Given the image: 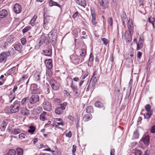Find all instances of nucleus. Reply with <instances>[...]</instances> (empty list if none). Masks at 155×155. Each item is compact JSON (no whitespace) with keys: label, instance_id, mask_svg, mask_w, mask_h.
<instances>
[{"label":"nucleus","instance_id":"obj_42","mask_svg":"<svg viewBox=\"0 0 155 155\" xmlns=\"http://www.w3.org/2000/svg\"><path fill=\"white\" fill-rule=\"evenodd\" d=\"M86 51L85 49L84 48L82 49L80 52V55L82 57H84L86 55Z\"/></svg>","mask_w":155,"mask_h":155},{"label":"nucleus","instance_id":"obj_3","mask_svg":"<svg viewBox=\"0 0 155 155\" xmlns=\"http://www.w3.org/2000/svg\"><path fill=\"white\" fill-rule=\"evenodd\" d=\"M49 83L53 90L56 91L59 89L60 84L58 82L54 80H51L50 81Z\"/></svg>","mask_w":155,"mask_h":155},{"label":"nucleus","instance_id":"obj_64","mask_svg":"<svg viewBox=\"0 0 155 155\" xmlns=\"http://www.w3.org/2000/svg\"><path fill=\"white\" fill-rule=\"evenodd\" d=\"M114 149H112L110 151V155H114Z\"/></svg>","mask_w":155,"mask_h":155},{"label":"nucleus","instance_id":"obj_44","mask_svg":"<svg viewBox=\"0 0 155 155\" xmlns=\"http://www.w3.org/2000/svg\"><path fill=\"white\" fill-rule=\"evenodd\" d=\"M108 25L111 26L113 25V20L112 18H109L108 19Z\"/></svg>","mask_w":155,"mask_h":155},{"label":"nucleus","instance_id":"obj_40","mask_svg":"<svg viewBox=\"0 0 155 155\" xmlns=\"http://www.w3.org/2000/svg\"><path fill=\"white\" fill-rule=\"evenodd\" d=\"M16 68L15 67H13L12 68L9 69L7 72V73L8 75H10L13 74Z\"/></svg>","mask_w":155,"mask_h":155},{"label":"nucleus","instance_id":"obj_60","mask_svg":"<svg viewBox=\"0 0 155 155\" xmlns=\"http://www.w3.org/2000/svg\"><path fill=\"white\" fill-rule=\"evenodd\" d=\"M40 119L42 121H44L45 119V116L41 114L40 116Z\"/></svg>","mask_w":155,"mask_h":155},{"label":"nucleus","instance_id":"obj_43","mask_svg":"<svg viewBox=\"0 0 155 155\" xmlns=\"http://www.w3.org/2000/svg\"><path fill=\"white\" fill-rule=\"evenodd\" d=\"M145 108L147 112L152 111L151 110V106L149 104H147L145 106Z\"/></svg>","mask_w":155,"mask_h":155},{"label":"nucleus","instance_id":"obj_56","mask_svg":"<svg viewBox=\"0 0 155 155\" xmlns=\"http://www.w3.org/2000/svg\"><path fill=\"white\" fill-rule=\"evenodd\" d=\"M101 41H103V44L105 45H106L107 44V40L105 38H102L101 39Z\"/></svg>","mask_w":155,"mask_h":155},{"label":"nucleus","instance_id":"obj_26","mask_svg":"<svg viewBox=\"0 0 155 155\" xmlns=\"http://www.w3.org/2000/svg\"><path fill=\"white\" fill-rule=\"evenodd\" d=\"M150 137L149 136H145L143 138L142 141L145 144H148L149 142Z\"/></svg>","mask_w":155,"mask_h":155},{"label":"nucleus","instance_id":"obj_32","mask_svg":"<svg viewBox=\"0 0 155 155\" xmlns=\"http://www.w3.org/2000/svg\"><path fill=\"white\" fill-rule=\"evenodd\" d=\"M29 129L28 130V132L31 134H33L35 130V127L34 126H30L29 127Z\"/></svg>","mask_w":155,"mask_h":155},{"label":"nucleus","instance_id":"obj_46","mask_svg":"<svg viewBox=\"0 0 155 155\" xmlns=\"http://www.w3.org/2000/svg\"><path fill=\"white\" fill-rule=\"evenodd\" d=\"M27 135L26 134H21L19 135V138L22 139L25 138L27 137Z\"/></svg>","mask_w":155,"mask_h":155},{"label":"nucleus","instance_id":"obj_27","mask_svg":"<svg viewBox=\"0 0 155 155\" xmlns=\"http://www.w3.org/2000/svg\"><path fill=\"white\" fill-rule=\"evenodd\" d=\"M126 17L127 16L125 13L124 12H123L121 15V18L124 25L125 24V22L127 20Z\"/></svg>","mask_w":155,"mask_h":155},{"label":"nucleus","instance_id":"obj_12","mask_svg":"<svg viewBox=\"0 0 155 155\" xmlns=\"http://www.w3.org/2000/svg\"><path fill=\"white\" fill-rule=\"evenodd\" d=\"M7 15V12L6 10L2 9L0 11V22L2 23H3V22L1 21L2 20V18L5 17Z\"/></svg>","mask_w":155,"mask_h":155},{"label":"nucleus","instance_id":"obj_58","mask_svg":"<svg viewBox=\"0 0 155 155\" xmlns=\"http://www.w3.org/2000/svg\"><path fill=\"white\" fill-rule=\"evenodd\" d=\"M150 132L151 133H155V126L153 125L151 127Z\"/></svg>","mask_w":155,"mask_h":155},{"label":"nucleus","instance_id":"obj_50","mask_svg":"<svg viewBox=\"0 0 155 155\" xmlns=\"http://www.w3.org/2000/svg\"><path fill=\"white\" fill-rule=\"evenodd\" d=\"M76 146L75 145H73L72 146V152L73 154V155H75V153L76 151Z\"/></svg>","mask_w":155,"mask_h":155},{"label":"nucleus","instance_id":"obj_24","mask_svg":"<svg viewBox=\"0 0 155 155\" xmlns=\"http://www.w3.org/2000/svg\"><path fill=\"white\" fill-rule=\"evenodd\" d=\"M49 4L50 6L52 7L53 6H57L60 8H61V5L58 4V3L56 2L53 1L52 0H50L49 2Z\"/></svg>","mask_w":155,"mask_h":155},{"label":"nucleus","instance_id":"obj_1","mask_svg":"<svg viewBox=\"0 0 155 155\" xmlns=\"http://www.w3.org/2000/svg\"><path fill=\"white\" fill-rule=\"evenodd\" d=\"M20 102L18 101H15L8 108V111L10 114L18 112L20 107Z\"/></svg>","mask_w":155,"mask_h":155},{"label":"nucleus","instance_id":"obj_48","mask_svg":"<svg viewBox=\"0 0 155 155\" xmlns=\"http://www.w3.org/2000/svg\"><path fill=\"white\" fill-rule=\"evenodd\" d=\"M97 81V79L96 78V77H94V76H92V77L91 78V79L90 82L91 81L92 82V83L93 82V84H95Z\"/></svg>","mask_w":155,"mask_h":155},{"label":"nucleus","instance_id":"obj_4","mask_svg":"<svg viewBox=\"0 0 155 155\" xmlns=\"http://www.w3.org/2000/svg\"><path fill=\"white\" fill-rule=\"evenodd\" d=\"M17 86L15 85L14 86V88L12 90L13 92H11L9 95L8 101L9 103H11L15 99V92L17 89Z\"/></svg>","mask_w":155,"mask_h":155},{"label":"nucleus","instance_id":"obj_7","mask_svg":"<svg viewBox=\"0 0 155 155\" xmlns=\"http://www.w3.org/2000/svg\"><path fill=\"white\" fill-rule=\"evenodd\" d=\"M70 58L72 62L76 64H78L80 59L79 57L75 54H73L70 56Z\"/></svg>","mask_w":155,"mask_h":155},{"label":"nucleus","instance_id":"obj_36","mask_svg":"<svg viewBox=\"0 0 155 155\" xmlns=\"http://www.w3.org/2000/svg\"><path fill=\"white\" fill-rule=\"evenodd\" d=\"M63 110L60 107L57 108L55 110V113L58 114H60L62 113Z\"/></svg>","mask_w":155,"mask_h":155},{"label":"nucleus","instance_id":"obj_35","mask_svg":"<svg viewBox=\"0 0 155 155\" xmlns=\"http://www.w3.org/2000/svg\"><path fill=\"white\" fill-rule=\"evenodd\" d=\"M137 50H139L140 48H141L143 46V42L141 41H139L138 43L137 42Z\"/></svg>","mask_w":155,"mask_h":155},{"label":"nucleus","instance_id":"obj_9","mask_svg":"<svg viewBox=\"0 0 155 155\" xmlns=\"http://www.w3.org/2000/svg\"><path fill=\"white\" fill-rule=\"evenodd\" d=\"M31 88L32 90L31 94H39V92L38 91L39 88H38V85L36 84H31Z\"/></svg>","mask_w":155,"mask_h":155},{"label":"nucleus","instance_id":"obj_55","mask_svg":"<svg viewBox=\"0 0 155 155\" xmlns=\"http://www.w3.org/2000/svg\"><path fill=\"white\" fill-rule=\"evenodd\" d=\"M48 24L47 23L44 21L43 27L46 30H48L49 27L48 26Z\"/></svg>","mask_w":155,"mask_h":155},{"label":"nucleus","instance_id":"obj_11","mask_svg":"<svg viewBox=\"0 0 155 155\" xmlns=\"http://www.w3.org/2000/svg\"><path fill=\"white\" fill-rule=\"evenodd\" d=\"M13 10L16 14L20 13L21 11V5L19 4H15L14 6Z\"/></svg>","mask_w":155,"mask_h":155},{"label":"nucleus","instance_id":"obj_2","mask_svg":"<svg viewBox=\"0 0 155 155\" xmlns=\"http://www.w3.org/2000/svg\"><path fill=\"white\" fill-rule=\"evenodd\" d=\"M51 41L54 44L56 41L57 36V31L55 29L52 30L48 34Z\"/></svg>","mask_w":155,"mask_h":155},{"label":"nucleus","instance_id":"obj_34","mask_svg":"<svg viewBox=\"0 0 155 155\" xmlns=\"http://www.w3.org/2000/svg\"><path fill=\"white\" fill-rule=\"evenodd\" d=\"M13 40V38L12 35H10L6 39V42L9 44L12 43Z\"/></svg>","mask_w":155,"mask_h":155},{"label":"nucleus","instance_id":"obj_21","mask_svg":"<svg viewBox=\"0 0 155 155\" xmlns=\"http://www.w3.org/2000/svg\"><path fill=\"white\" fill-rule=\"evenodd\" d=\"M128 28L129 30V33L132 34L134 28L133 26V24L132 21H128Z\"/></svg>","mask_w":155,"mask_h":155},{"label":"nucleus","instance_id":"obj_61","mask_svg":"<svg viewBox=\"0 0 155 155\" xmlns=\"http://www.w3.org/2000/svg\"><path fill=\"white\" fill-rule=\"evenodd\" d=\"M68 118L70 120L72 121V122L74 121V118L73 117H72V116L69 115L68 117Z\"/></svg>","mask_w":155,"mask_h":155},{"label":"nucleus","instance_id":"obj_20","mask_svg":"<svg viewBox=\"0 0 155 155\" xmlns=\"http://www.w3.org/2000/svg\"><path fill=\"white\" fill-rule=\"evenodd\" d=\"M94 105L95 107L100 108L104 107L103 110H105V107H104L103 104L99 101H96Z\"/></svg>","mask_w":155,"mask_h":155},{"label":"nucleus","instance_id":"obj_18","mask_svg":"<svg viewBox=\"0 0 155 155\" xmlns=\"http://www.w3.org/2000/svg\"><path fill=\"white\" fill-rule=\"evenodd\" d=\"M14 47L16 50L20 53L22 51V46L20 43H18L14 45Z\"/></svg>","mask_w":155,"mask_h":155},{"label":"nucleus","instance_id":"obj_29","mask_svg":"<svg viewBox=\"0 0 155 155\" xmlns=\"http://www.w3.org/2000/svg\"><path fill=\"white\" fill-rule=\"evenodd\" d=\"M92 118V116L91 114H86L84 117V119L85 122L89 121Z\"/></svg>","mask_w":155,"mask_h":155},{"label":"nucleus","instance_id":"obj_15","mask_svg":"<svg viewBox=\"0 0 155 155\" xmlns=\"http://www.w3.org/2000/svg\"><path fill=\"white\" fill-rule=\"evenodd\" d=\"M46 40V37L44 35H42L40 37L39 39V41L38 45L41 46L45 42Z\"/></svg>","mask_w":155,"mask_h":155},{"label":"nucleus","instance_id":"obj_14","mask_svg":"<svg viewBox=\"0 0 155 155\" xmlns=\"http://www.w3.org/2000/svg\"><path fill=\"white\" fill-rule=\"evenodd\" d=\"M8 132L12 134L16 135L21 132L19 128L12 129L10 128L8 129Z\"/></svg>","mask_w":155,"mask_h":155},{"label":"nucleus","instance_id":"obj_49","mask_svg":"<svg viewBox=\"0 0 155 155\" xmlns=\"http://www.w3.org/2000/svg\"><path fill=\"white\" fill-rule=\"evenodd\" d=\"M21 42L23 45H25L26 43V40L25 38H22L21 39Z\"/></svg>","mask_w":155,"mask_h":155},{"label":"nucleus","instance_id":"obj_54","mask_svg":"<svg viewBox=\"0 0 155 155\" xmlns=\"http://www.w3.org/2000/svg\"><path fill=\"white\" fill-rule=\"evenodd\" d=\"M28 97H26L23 98L21 101V103L22 104H24L26 102V101L28 99Z\"/></svg>","mask_w":155,"mask_h":155},{"label":"nucleus","instance_id":"obj_31","mask_svg":"<svg viewBox=\"0 0 155 155\" xmlns=\"http://www.w3.org/2000/svg\"><path fill=\"white\" fill-rule=\"evenodd\" d=\"M16 152L17 155H23V150L21 148H17Z\"/></svg>","mask_w":155,"mask_h":155},{"label":"nucleus","instance_id":"obj_63","mask_svg":"<svg viewBox=\"0 0 155 155\" xmlns=\"http://www.w3.org/2000/svg\"><path fill=\"white\" fill-rule=\"evenodd\" d=\"M56 125L57 126L61 125L63 126L64 125V123L63 122H57L56 123Z\"/></svg>","mask_w":155,"mask_h":155},{"label":"nucleus","instance_id":"obj_5","mask_svg":"<svg viewBox=\"0 0 155 155\" xmlns=\"http://www.w3.org/2000/svg\"><path fill=\"white\" fill-rule=\"evenodd\" d=\"M39 100V96L35 94L32 95L29 99V103L31 104H34L38 102Z\"/></svg>","mask_w":155,"mask_h":155},{"label":"nucleus","instance_id":"obj_41","mask_svg":"<svg viewBox=\"0 0 155 155\" xmlns=\"http://www.w3.org/2000/svg\"><path fill=\"white\" fill-rule=\"evenodd\" d=\"M128 36L129 37L128 38H127L126 35H125V37L126 38V41L127 42L128 41V42H130L132 41V34L129 33V35Z\"/></svg>","mask_w":155,"mask_h":155},{"label":"nucleus","instance_id":"obj_10","mask_svg":"<svg viewBox=\"0 0 155 155\" xmlns=\"http://www.w3.org/2000/svg\"><path fill=\"white\" fill-rule=\"evenodd\" d=\"M42 74L41 71L39 69L37 70L34 75V80L36 81H39L42 76Z\"/></svg>","mask_w":155,"mask_h":155},{"label":"nucleus","instance_id":"obj_17","mask_svg":"<svg viewBox=\"0 0 155 155\" xmlns=\"http://www.w3.org/2000/svg\"><path fill=\"white\" fill-rule=\"evenodd\" d=\"M21 113L24 116H27L29 114L28 110L25 107L21 108Z\"/></svg>","mask_w":155,"mask_h":155},{"label":"nucleus","instance_id":"obj_6","mask_svg":"<svg viewBox=\"0 0 155 155\" xmlns=\"http://www.w3.org/2000/svg\"><path fill=\"white\" fill-rule=\"evenodd\" d=\"M10 54L9 51L3 52L0 54V62H2L5 61L6 58Z\"/></svg>","mask_w":155,"mask_h":155},{"label":"nucleus","instance_id":"obj_13","mask_svg":"<svg viewBox=\"0 0 155 155\" xmlns=\"http://www.w3.org/2000/svg\"><path fill=\"white\" fill-rule=\"evenodd\" d=\"M52 60L51 59L46 60L45 64L47 69H52L53 66Z\"/></svg>","mask_w":155,"mask_h":155},{"label":"nucleus","instance_id":"obj_28","mask_svg":"<svg viewBox=\"0 0 155 155\" xmlns=\"http://www.w3.org/2000/svg\"><path fill=\"white\" fill-rule=\"evenodd\" d=\"M51 19H52L51 17L49 16H46L45 17H44V21L47 23H50L51 22Z\"/></svg>","mask_w":155,"mask_h":155},{"label":"nucleus","instance_id":"obj_37","mask_svg":"<svg viewBox=\"0 0 155 155\" xmlns=\"http://www.w3.org/2000/svg\"><path fill=\"white\" fill-rule=\"evenodd\" d=\"M86 112L88 113L93 112L94 110L92 107L91 106L88 107L86 109Z\"/></svg>","mask_w":155,"mask_h":155},{"label":"nucleus","instance_id":"obj_57","mask_svg":"<svg viewBox=\"0 0 155 155\" xmlns=\"http://www.w3.org/2000/svg\"><path fill=\"white\" fill-rule=\"evenodd\" d=\"M29 30V28L28 27H26L22 30L23 33H25L28 31Z\"/></svg>","mask_w":155,"mask_h":155},{"label":"nucleus","instance_id":"obj_45","mask_svg":"<svg viewBox=\"0 0 155 155\" xmlns=\"http://www.w3.org/2000/svg\"><path fill=\"white\" fill-rule=\"evenodd\" d=\"M99 2L100 6L103 7L102 8L106 7V6L105 5L103 0H99Z\"/></svg>","mask_w":155,"mask_h":155},{"label":"nucleus","instance_id":"obj_30","mask_svg":"<svg viewBox=\"0 0 155 155\" xmlns=\"http://www.w3.org/2000/svg\"><path fill=\"white\" fill-rule=\"evenodd\" d=\"M46 74L47 76L49 77H51L52 75V71L51 69H46Z\"/></svg>","mask_w":155,"mask_h":155},{"label":"nucleus","instance_id":"obj_19","mask_svg":"<svg viewBox=\"0 0 155 155\" xmlns=\"http://www.w3.org/2000/svg\"><path fill=\"white\" fill-rule=\"evenodd\" d=\"M76 2L78 5L85 7L87 4L85 0H76Z\"/></svg>","mask_w":155,"mask_h":155},{"label":"nucleus","instance_id":"obj_52","mask_svg":"<svg viewBox=\"0 0 155 155\" xmlns=\"http://www.w3.org/2000/svg\"><path fill=\"white\" fill-rule=\"evenodd\" d=\"M131 89V87H130V91L127 92L126 94L125 97V99H128L130 95V94Z\"/></svg>","mask_w":155,"mask_h":155},{"label":"nucleus","instance_id":"obj_25","mask_svg":"<svg viewBox=\"0 0 155 155\" xmlns=\"http://www.w3.org/2000/svg\"><path fill=\"white\" fill-rule=\"evenodd\" d=\"M91 15L92 16V23L93 25H95L96 24L97 22L96 21V15L94 13L92 12H91Z\"/></svg>","mask_w":155,"mask_h":155},{"label":"nucleus","instance_id":"obj_53","mask_svg":"<svg viewBox=\"0 0 155 155\" xmlns=\"http://www.w3.org/2000/svg\"><path fill=\"white\" fill-rule=\"evenodd\" d=\"M134 137L136 139L138 138L139 137V134L138 132L136 131L134 132Z\"/></svg>","mask_w":155,"mask_h":155},{"label":"nucleus","instance_id":"obj_51","mask_svg":"<svg viewBox=\"0 0 155 155\" xmlns=\"http://www.w3.org/2000/svg\"><path fill=\"white\" fill-rule=\"evenodd\" d=\"M142 153V152L139 150H136L135 151V155H141Z\"/></svg>","mask_w":155,"mask_h":155},{"label":"nucleus","instance_id":"obj_47","mask_svg":"<svg viewBox=\"0 0 155 155\" xmlns=\"http://www.w3.org/2000/svg\"><path fill=\"white\" fill-rule=\"evenodd\" d=\"M67 105V103L66 102H64L60 105V107L62 110H63L65 109V107Z\"/></svg>","mask_w":155,"mask_h":155},{"label":"nucleus","instance_id":"obj_16","mask_svg":"<svg viewBox=\"0 0 155 155\" xmlns=\"http://www.w3.org/2000/svg\"><path fill=\"white\" fill-rule=\"evenodd\" d=\"M73 81L72 80H71V82L70 85V87L72 88V89L73 90V92H74V94L77 95H78V93L77 91L78 88L77 86L73 84Z\"/></svg>","mask_w":155,"mask_h":155},{"label":"nucleus","instance_id":"obj_23","mask_svg":"<svg viewBox=\"0 0 155 155\" xmlns=\"http://www.w3.org/2000/svg\"><path fill=\"white\" fill-rule=\"evenodd\" d=\"M44 54L46 56H50L52 53V51L50 49H47L43 50Z\"/></svg>","mask_w":155,"mask_h":155},{"label":"nucleus","instance_id":"obj_33","mask_svg":"<svg viewBox=\"0 0 155 155\" xmlns=\"http://www.w3.org/2000/svg\"><path fill=\"white\" fill-rule=\"evenodd\" d=\"M153 114V111H147L146 116L144 115V118L147 119H149Z\"/></svg>","mask_w":155,"mask_h":155},{"label":"nucleus","instance_id":"obj_59","mask_svg":"<svg viewBox=\"0 0 155 155\" xmlns=\"http://www.w3.org/2000/svg\"><path fill=\"white\" fill-rule=\"evenodd\" d=\"M120 90L118 89H116L115 90V94L117 96L119 95Z\"/></svg>","mask_w":155,"mask_h":155},{"label":"nucleus","instance_id":"obj_62","mask_svg":"<svg viewBox=\"0 0 155 155\" xmlns=\"http://www.w3.org/2000/svg\"><path fill=\"white\" fill-rule=\"evenodd\" d=\"M78 12L77 11L76 12L72 15V17L73 18H75L78 16Z\"/></svg>","mask_w":155,"mask_h":155},{"label":"nucleus","instance_id":"obj_22","mask_svg":"<svg viewBox=\"0 0 155 155\" xmlns=\"http://www.w3.org/2000/svg\"><path fill=\"white\" fill-rule=\"evenodd\" d=\"M7 124V120H4L0 126V128L2 130L4 131L5 130Z\"/></svg>","mask_w":155,"mask_h":155},{"label":"nucleus","instance_id":"obj_8","mask_svg":"<svg viewBox=\"0 0 155 155\" xmlns=\"http://www.w3.org/2000/svg\"><path fill=\"white\" fill-rule=\"evenodd\" d=\"M43 107L45 110L47 111H50L52 109L51 104L46 101H45L43 103Z\"/></svg>","mask_w":155,"mask_h":155},{"label":"nucleus","instance_id":"obj_39","mask_svg":"<svg viewBox=\"0 0 155 155\" xmlns=\"http://www.w3.org/2000/svg\"><path fill=\"white\" fill-rule=\"evenodd\" d=\"M8 43L6 41H4L1 45V47L2 49H5L8 45Z\"/></svg>","mask_w":155,"mask_h":155},{"label":"nucleus","instance_id":"obj_38","mask_svg":"<svg viewBox=\"0 0 155 155\" xmlns=\"http://www.w3.org/2000/svg\"><path fill=\"white\" fill-rule=\"evenodd\" d=\"M37 17V16L36 15H35L33 17V18H32V19H31L30 22V24L32 26H33L34 25V22L36 21Z\"/></svg>","mask_w":155,"mask_h":155}]
</instances>
